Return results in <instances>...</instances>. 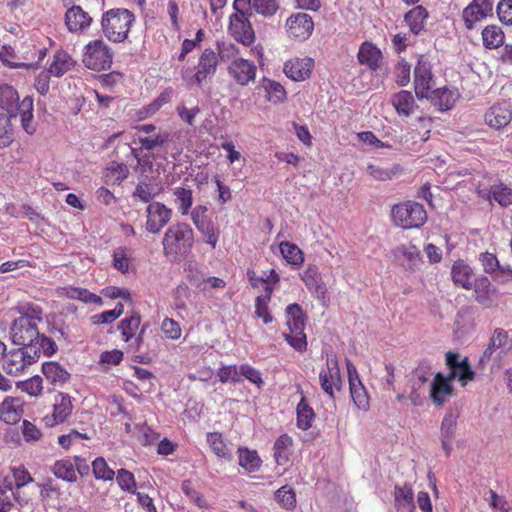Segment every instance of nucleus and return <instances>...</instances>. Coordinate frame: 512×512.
<instances>
[{
	"instance_id": "nucleus-41",
	"label": "nucleus",
	"mask_w": 512,
	"mask_h": 512,
	"mask_svg": "<svg viewBox=\"0 0 512 512\" xmlns=\"http://www.w3.org/2000/svg\"><path fill=\"white\" fill-rule=\"evenodd\" d=\"M246 276L253 289H257L260 285H263V293H265V289L269 286H271L272 291H274L279 281V276L274 270H270L268 274H264L263 276H257L256 272L253 270H247Z\"/></svg>"
},
{
	"instance_id": "nucleus-56",
	"label": "nucleus",
	"mask_w": 512,
	"mask_h": 512,
	"mask_svg": "<svg viewBox=\"0 0 512 512\" xmlns=\"http://www.w3.org/2000/svg\"><path fill=\"white\" fill-rule=\"evenodd\" d=\"M414 503V494L409 483L394 486V507Z\"/></svg>"
},
{
	"instance_id": "nucleus-35",
	"label": "nucleus",
	"mask_w": 512,
	"mask_h": 512,
	"mask_svg": "<svg viewBox=\"0 0 512 512\" xmlns=\"http://www.w3.org/2000/svg\"><path fill=\"white\" fill-rule=\"evenodd\" d=\"M451 277L455 285L460 286L465 290H470L472 288V270L463 260H457L454 262L451 268Z\"/></svg>"
},
{
	"instance_id": "nucleus-21",
	"label": "nucleus",
	"mask_w": 512,
	"mask_h": 512,
	"mask_svg": "<svg viewBox=\"0 0 512 512\" xmlns=\"http://www.w3.org/2000/svg\"><path fill=\"white\" fill-rule=\"evenodd\" d=\"M458 415L452 410H447L440 424L439 439L446 457H450L452 445L456 435Z\"/></svg>"
},
{
	"instance_id": "nucleus-51",
	"label": "nucleus",
	"mask_w": 512,
	"mask_h": 512,
	"mask_svg": "<svg viewBox=\"0 0 512 512\" xmlns=\"http://www.w3.org/2000/svg\"><path fill=\"white\" fill-rule=\"evenodd\" d=\"M140 316L137 313L132 314L130 317L124 318L120 321L118 329L121 332L122 339L128 342L133 338L140 325Z\"/></svg>"
},
{
	"instance_id": "nucleus-1",
	"label": "nucleus",
	"mask_w": 512,
	"mask_h": 512,
	"mask_svg": "<svg viewBox=\"0 0 512 512\" xmlns=\"http://www.w3.org/2000/svg\"><path fill=\"white\" fill-rule=\"evenodd\" d=\"M20 316L11 324L10 339L13 344L19 347H25L32 351H37L47 357L53 356L58 346L56 342L41 334L38 324L43 321V310L40 306L26 304L18 307Z\"/></svg>"
},
{
	"instance_id": "nucleus-3",
	"label": "nucleus",
	"mask_w": 512,
	"mask_h": 512,
	"mask_svg": "<svg viewBox=\"0 0 512 512\" xmlns=\"http://www.w3.org/2000/svg\"><path fill=\"white\" fill-rule=\"evenodd\" d=\"M135 22L134 14L123 8H112L102 14L100 26L103 36L112 43H122Z\"/></svg>"
},
{
	"instance_id": "nucleus-12",
	"label": "nucleus",
	"mask_w": 512,
	"mask_h": 512,
	"mask_svg": "<svg viewBox=\"0 0 512 512\" xmlns=\"http://www.w3.org/2000/svg\"><path fill=\"white\" fill-rule=\"evenodd\" d=\"M219 64L217 53L206 48L199 57L196 72L188 79V85L202 86L203 82L215 75Z\"/></svg>"
},
{
	"instance_id": "nucleus-18",
	"label": "nucleus",
	"mask_w": 512,
	"mask_h": 512,
	"mask_svg": "<svg viewBox=\"0 0 512 512\" xmlns=\"http://www.w3.org/2000/svg\"><path fill=\"white\" fill-rule=\"evenodd\" d=\"M452 380L441 372H437L430 385L429 397L436 406H443L446 401L454 396Z\"/></svg>"
},
{
	"instance_id": "nucleus-53",
	"label": "nucleus",
	"mask_w": 512,
	"mask_h": 512,
	"mask_svg": "<svg viewBox=\"0 0 512 512\" xmlns=\"http://www.w3.org/2000/svg\"><path fill=\"white\" fill-rule=\"evenodd\" d=\"M511 340L508 333L503 329H496L490 340V344L485 353L492 354V351L500 349L505 352L511 348Z\"/></svg>"
},
{
	"instance_id": "nucleus-14",
	"label": "nucleus",
	"mask_w": 512,
	"mask_h": 512,
	"mask_svg": "<svg viewBox=\"0 0 512 512\" xmlns=\"http://www.w3.org/2000/svg\"><path fill=\"white\" fill-rule=\"evenodd\" d=\"M173 211L165 204L153 201L146 207L145 228L152 234L159 233L171 220Z\"/></svg>"
},
{
	"instance_id": "nucleus-9",
	"label": "nucleus",
	"mask_w": 512,
	"mask_h": 512,
	"mask_svg": "<svg viewBox=\"0 0 512 512\" xmlns=\"http://www.w3.org/2000/svg\"><path fill=\"white\" fill-rule=\"evenodd\" d=\"M41 354L25 347L13 348L4 354L2 368L8 375L20 376L40 359Z\"/></svg>"
},
{
	"instance_id": "nucleus-23",
	"label": "nucleus",
	"mask_w": 512,
	"mask_h": 512,
	"mask_svg": "<svg viewBox=\"0 0 512 512\" xmlns=\"http://www.w3.org/2000/svg\"><path fill=\"white\" fill-rule=\"evenodd\" d=\"M92 23L90 15L78 5L70 7L65 14V24L72 33L86 31Z\"/></svg>"
},
{
	"instance_id": "nucleus-20",
	"label": "nucleus",
	"mask_w": 512,
	"mask_h": 512,
	"mask_svg": "<svg viewBox=\"0 0 512 512\" xmlns=\"http://www.w3.org/2000/svg\"><path fill=\"white\" fill-rule=\"evenodd\" d=\"M313 68L314 60L311 57H294L284 63L283 72L294 81H303L310 77Z\"/></svg>"
},
{
	"instance_id": "nucleus-60",
	"label": "nucleus",
	"mask_w": 512,
	"mask_h": 512,
	"mask_svg": "<svg viewBox=\"0 0 512 512\" xmlns=\"http://www.w3.org/2000/svg\"><path fill=\"white\" fill-rule=\"evenodd\" d=\"M134 376L139 380L140 391L149 393L154 390V374L142 367H134Z\"/></svg>"
},
{
	"instance_id": "nucleus-52",
	"label": "nucleus",
	"mask_w": 512,
	"mask_h": 512,
	"mask_svg": "<svg viewBox=\"0 0 512 512\" xmlns=\"http://www.w3.org/2000/svg\"><path fill=\"white\" fill-rule=\"evenodd\" d=\"M280 3L279 0H253L252 1V10L264 17L270 18L273 17L279 10Z\"/></svg>"
},
{
	"instance_id": "nucleus-43",
	"label": "nucleus",
	"mask_w": 512,
	"mask_h": 512,
	"mask_svg": "<svg viewBox=\"0 0 512 512\" xmlns=\"http://www.w3.org/2000/svg\"><path fill=\"white\" fill-rule=\"evenodd\" d=\"M64 295L72 300L81 301L84 304L102 305L101 297L89 292L87 289L78 287H66L63 289Z\"/></svg>"
},
{
	"instance_id": "nucleus-47",
	"label": "nucleus",
	"mask_w": 512,
	"mask_h": 512,
	"mask_svg": "<svg viewBox=\"0 0 512 512\" xmlns=\"http://www.w3.org/2000/svg\"><path fill=\"white\" fill-rule=\"evenodd\" d=\"M349 386L354 404L361 410H369L370 398L361 380H358V382H352Z\"/></svg>"
},
{
	"instance_id": "nucleus-37",
	"label": "nucleus",
	"mask_w": 512,
	"mask_h": 512,
	"mask_svg": "<svg viewBox=\"0 0 512 512\" xmlns=\"http://www.w3.org/2000/svg\"><path fill=\"white\" fill-rule=\"evenodd\" d=\"M238 465L245 472L254 473L260 469L262 460L260 459L257 451L250 450L246 447H240L238 449Z\"/></svg>"
},
{
	"instance_id": "nucleus-49",
	"label": "nucleus",
	"mask_w": 512,
	"mask_h": 512,
	"mask_svg": "<svg viewBox=\"0 0 512 512\" xmlns=\"http://www.w3.org/2000/svg\"><path fill=\"white\" fill-rule=\"evenodd\" d=\"M217 56L219 61L233 63L236 59H241L239 56L241 50L239 46L233 42L222 41L217 43Z\"/></svg>"
},
{
	"instance_id": "nucleus-38",
	"label": "nucleus",
	"mask_w": 512,
	"mask_h": 512,
	"mask_svg": "<svg viewBox=\"0 0 512 512\" xmlns=\"http://www.w3.org/2000/svg\"><path fill=\"white\" fill-rule=\"evenodd\" d=\"M481 35L483 46L489 50L497 49L505 42V34L502 28L495 24L487 25L482 30Z\"/></svg>"
},
{
	"instance_id": "nucleus-17",
	"label": "nucleus",
	"mask_w": 512,
	"mask_h": 512,
	"mask_svg": "<svg viewBox=\"0 0 512 512\" xmlns=\"http://www.w3.org/2000/svg\"><path fill=\"white\" fill-rule=\"evenodd\" d=\"M319 380L323 391L334 398V390H339L342 384L340 368L336 357L327 358L326 368L320 371Z\"/></svg>"
},
{
	"instance_id": "nucleus-64",
	"label": "nucleus",
	"mask_w": 512,
	"mask_h": 512,
	"mask_svg": "<svg viewBox=\"0 0 512 512\" xmlns=\"http://www.w3.org/2000/svg\"><path fill=\"white\" fill-rule=\"evenodd\" d=\"M92 471L94 477L98 480L110 481L115 476L114 471L109 468L105 460L101 457L96 458L92 462Z\"/></svg>"
},
{
	"instance_id": "nucleus-16",
	"label": "nucleus",
	"mask_w": 512,
	"mask_h": 512,
	"mask_svg": "<svg viewBox=\"0 0 512 512\" xmlns=\"http://www.w3.org/2000/svg\"><path fill=\"white\" fill-rule=\"evenodd\" d=\"M485 124L493 130L501 131L512 121L511 106L507 102H497L484 114Z\"/></svg>"
},
{
	"instance_id": "nucleus-34",
	"label": "nucleus",
	"mask_w": 512,
	"mask_h": 512,
	"mask_svg": "<svg viewBox=\"0 0 512 512\" xmlns=\"http://www.w3.org/2000/svg\"><path fill=\"white\" fill-rule=\"evenodd\" d=\"M315 419V412L309 405L306 396L301 392V399L296 407V424L297 428L302 431L312 427V423Z\"/></svg>"
},
{
	"instance_id": "nucleus-31",
	"label": "nucleus",
	"mask_w": 512,
	"mask_h": 512,
	"mask_svg": "<svg viewBox=\"0 0 512 512\" xmlns=\"http://www.w3.org/2000/svg\"><path fill=\"white\" fill-rule=\"evenodd\" d=\"M427 18L428 12L421 5L414 6L404 14V22L413 35H419L423 31Z\"/></svg>"
},
{
	"instance_id": "nucleus-42",
	"label": "nucleus",
	"mask_w": 512,
	"mask_h": 512,
	"mask_svg": "<svg viewBox=\"0 0 512 512\" xmlns=\"http://www.w3.org/2000/svg\"><path fill=\"white\" fill-rule=\"evenodd\" d=\"M51 470L58 479H62L70 483L77 482L75 464L71 458L56 461Z\"/></svg>"
},
{
	"instance_id": "nucleus-28",
	"label": "nucleus",
	"mask_w": 512,
	"mask_h": 512,
	"mask_svg": "<svg viewBox=\"0 0 512 512\" xmlns=\"http://www.w3.org/2000/svg\"><path fill=\"white\" fill-rule=\"evenodd\" d=\"M293 438L289 434H280L273 445V458L278 466L286 465L293 453Z\"/></svg>"
},
{
	"instance_id": "nucleus-4",
	"label": "nucleus",
	"mask_w": 512,
	"mask_h": 512,
	"mask_svg": "<svg viewBox=\"0 0 512 512\" xmlns=\"http://www.w3.org/2000/svg\"><path fill=\"white\" fill-rule=\"evenodd\" d=\"M0 97L7 98L10 102L5 103V111L8 109L12 112L9 114L11 117H20L23 129L30 135L35 132V126L33 125L34 119V100L31 96H25L19 102V96L17 90L11 85L0 86Z\"/></svg>"
},
{
	"instance_id": "nucleus-48",
	"label": "nucleus",
	"mask_w": 512,
	"mask_h": 512,
	"mask_svg": "<svg viewBox=\"0 0 512 512\" xmlns=\"http://www.w3.org/2000/svg\"><path fill=\"white\" fill-rule=\"evenodd\" d=\"M9 113H12L9 108L5 112L4 106H0V149L10 146L13 141Z\"/></svg>"
},
{
	"instance_id": "nucleus-24",
	"label": "nucleus",
	"mask_w": 512,
	"mask_h": 512,
	"mask_svg": "<svg viewBox=\"0 0 512 512\" xmlns=\"http://www.w3.org/2000/svg\"><path fill=\"white\" fill-rule=\"evenodd\" d=\"M24 414V401L20 397L7 396L0 404V419L7 424H16Z\"/></svg>"
},
{
	"instance_id": "nucleus-27",
	"label": "nucleus",
	"mask_w": 512,
	"mask_h": 512,
	"mask_svg": "<svg viewBox=\"0 0 512 512\" xmlns=\"http://www.w3.org/2000/svg\"><path fill=\"white\" fill-rule=\"evenodd\" d=\"M390 102H392V107L400 117H410L417 109L415 99L408 90H400L392 94Z\"/></svg>"
},
{
	"instance_id": "nucleus-61",
	"label": "nucleus",
	"mask_w": 512,
	"mask_h": 512,
	"mask_svg": "<svg viewBox=\"0 0 512 512\" xmlns=\"http://www.w3.org/2000/svg\"><path fill=\"white\" fill-rule=\"evenodd\" d=\"M181 490L183 494L199 508L208 507V503L204 496L193 487V484L190 480L183 481Z\"/></svg>"
},
{
	"instance_id": "nucleus-22",
	"label": "nucleus",
	"mask_w": 512,
	"mask_h": 512,
	"mask_svg": "<svg viewBox=\"0 0 512 512\" xmlns=\"http://www.w3.org/2000/svg\"><path fill=\"white\" fill-rule=\"evenodd\" d=\"M228 75L238 84L245 86L256 76V66L253 61L245 58L236 59L228 65Z\"/></svg>"
},
{
	"instance_id": "nucleus-6",
	"label": "nucleus",
	"mask_w": 512,
	"mask_h": 512,
	"mask_svg": "<svg viewBox=\"0 0 512 512\" xmlns=\"http://www.w3.org/2000/svg\"><path fill=\"white\" fill-rule=\"evenodd\" d=\"M427 220L423 205L415 201H404L392 206L394 225L404 229L419 228Z\"/></svg>"
},
{
	"instance_id": "nucleus-8",
	"label": "nucleus",
	"mask_w": 512,
	"mask_h": 512,
	"mask_svg": "<svg viewBox=\"0 0 512 512\" xmlns=\"http://www.w3.org/2000/svg\"><path fill=\"white\" fill-rule=\"evenodd\" d=\"M286 316L289 332L283 334L285 340L296 351H305L307 348V340L304 333L305 321L301 307L298 304L287 306Z\"/></svg>"
},
{
	"instance_id": "nucleus-50",
	"label": "nucleus",
	"mask_w": 512,
	"mask_h": 512,
	"mask_svg": "<svg viewBox=\"0 0 512 512\" xmlns=\"http://www.w3.org/2000/svg\"><path fill=\"white\" fill-rule=\"evenodd\" d=\"M490 197L500 206L507 207L512 205V188L504 183L494 184L490 188Z\"/></svg>"
},
{
	"instance_id": "nucleus-11",
	"label": "nucleus",
	"mask_w": 512,
	"mask_h": 512,
	"mask_svg": "<svg viewBox=\"0 0 512 512\" xmlns=\"http://www.w3.org/2000/svg\"><path fill=\"white\" fill-rule=\"evenodd\" d=\"M73 413V398L69 393L59 392L55 396L52 411L43 417L46 427H56V425L66 423Z\"/></svg>"
},
{
	"instance_id": "nucleus-58",
	"label": "nucleus",
	"mask_w": 512,
	"mask_h": 512,
	"mask_svg": "<svg viewBox=\"0 0 512 512\" xmlns=\"http://www.w3.org/2000/svg\"><path fill=\"white\" fill-rule=\"evenodd\" d=\"M124 311V306L122 303H118L114 309L109 311H104L100 314H96L91 317L92 324L101 325V324H111L116 319H118Z\"/></svg>"
},
{
	"instance_id": "nucleus-40",
	"label": "nucleus",
	"mask_w": 512,
	"mask_h": 512,
	"mask_svg": "<svg viewBox=\"0 0 512 512\" xmlns=\"http://www.w3.org/2000/svg\"><path fill=\"white\" fill-rule=\"evenodd\" d=\"M272 293V287L269 286L265 289V293L257 296L255 299L254 314L257 318L262 319L263 324H269L273 321V317L271 316L268 308Z\"/></svg>"
},
{
	"instance_id": "nucleus-39",
	"label": "nucleus",
	"mask_w": 512,
	"mask_h": 512,
	"mask_svg": "<svg viewBox=\"0 0 512 512\" xmlns=\"http://www.w3.org/2000/svg\"><path fill=\"white\" fill-rule=\"evenodd\" d=\"M207 443L218 458L231 461V450L221 432H208Z\"/></svg>"
},
{
	"instance_id": "nucleus-15",
	"label": "nucleus",
	"mask_w": 512,
	"mask_h": 512,
	"mask_svg": "<svg viewBox=\"0 0 512 512\" xmlns=\"http://www.w3.org/2000/svg\"><path fill=\"white\" fill-rule=\"evenodd\" d=\"M445 364L449 369L447 376L453 381L457 379L462 386H466L475 377V372L471 369L468 358L460 359V355L455 352L445 354Z\"/></svg>"
},
{
	"instance_id": "nucleus-10",
	"label": "nucleus",
	"mask_w": 512,
	"mask_h": 512,
	"mask_svg": "<svg viewBox=\"0 0 512 512\" xmlns=\"http://www.w3.org/2000/svg\"><path fill=\"white\" fill-rule=\"evenodd\" d=\"M284 29L289 39L302 42L312 35L314 21L307 13H292L286 19Z\"/></svg>"
},
{
	"instance_id": "nucleus-54",
	"label": "nucleus",
	"mask_w": 512,
	"mask_h": 512,
	"mask_svg": "<svg viewBox=\"0 0 512 512\" xmlns=\"http://www.w3.org/2000/svg\"><path fill=\"white\" fill-rule=\"evenodd\" d=\"M16 386L21 391L34 397L40 396L44 389L43 378L39 375L32 376L23 381H19L16 383Z\"/></svg>"
},
{
	"instance_id": "nucleus-57",
	"label": "nucleus",
	"mask_w": 512,
	"mask_h": 512,
	"mask_svg": "<svg viewBox=\"0 0 512 512\" xmlns=\"http://www.w3.org/2000/svg\"><path fill=\"white\" fill-rule=\"evenodd\" d=\"M396 251L406 259L408 269L414 271V269L419 267V264L421 263V255L415 246H406L402 244L396 248Z\"/></svg>"
},
{
	"instance_id": "nucleus-33",
	"label": "nucleus",
	"mask_w": 512,
	"mask_h": 512,
	"mask_svg": "<svg viewBox=\"0 0 512 512\" xmlns=\"http://www.w3.org/2000/svg\"><path fill=\"white\" fill-rule=\"evenodd\" d=\"M259 87L265 92L266 99L274 104L281 103L287 98L284 86L276 80L263 77L260 80Z\"/></svg>"
},
{
	"instance_id": "nucleus-45",
	"label": "nucleus",
	"mask_w": 512,
	"mask_h": 512,
	"mask_svg": "<svg viewBox=\"0 0 512 512\" xmlns=\"http://www.w3.org/2000/svg\"><path fill=\"white\" fill-rule=\"evenodd\" d=\"M128 167L123 163H111L104 172V180L107 185H120L128 176Z\"/></svg>"
},
{
	"instance_id": "nucleus-46",
	"label": "nucleus",
	"mask_w": 512,
	"mask_h": 512,
	"mask_svg": "<svg viewBox=\"0 0 512 512\" xmlns=\"http://www.w3.org/2000/svg\"><path fill=\"white\" fill-rule=\"evenodd\" d=\"M173 195L178 211L182 215H187L192 209L193 191L186 187H176L173 190Z\"/></svg>"
},
{
	"instance_id": "nucleus-59",
	"label": "nucleus",
	"mask_w": 512,
	"mask_h": 512,
	"mask_svg": "<svg viewBox=\"0 0 512 512\" xmlns=\"http://www.w3.org/2000/svg\"><path fill=\"white\" fill-rule=\"evenodd\" d=\"M112 266L120 273H126L130 267V256L127 248L117 247L113 251Z\"/></svg>"
},
{
	"instance_id": "nucleus-2",
	"label": "nucleus",
	"mask_w": 512,
	"mask_h": 512,
	"mask_svg": "<svg viewBox=\"0 0 512 512\" xmlns=\"http://www.w3.org/2000/svg\"><path fill=\"white\" fill-rule=\"evenodd\" d=\"M195 233L187 222L177 221L171 224L162 238L163 254L172 262L187 256L194 245Z\"/></svg>"
},
{
	"instance_id": "nucleus-30",
	"label": "nucleus",
	"mask_w": 512,
	"mask_h": 512,
	"mask_svg": "<svg viewBox=\"0 0 512 512\" xmlns=\"http://www.w3.org/2000/svg\"><path fill=\"white\" fill-rule=\"evenodd\" d=\"M42 372L46 379L55 386H63L71 378L69 371L56 361L45 362L42 365Z\"/></svg>"
},
{
	"instance_id": "nucleus-55",
	"label": "nucleus",
	"mask_w": 512,
	"mask_h": 512,
	"mask_svg": "<svg viewBox=\"0 0 512 512\" xmlns=\"http://www.w3.org/2000/svg\"><path fill=\"white\" fill-rule=\"evenodd\" d=\"M277 502L286 510H293L296 507V493L288 485L280 487L275 492Z\"/></svg>"
},
{
	"instance_id": "nucleus-19",
	"label": "nucleus",
	"mask_w": 512,
	"mask_h": 512,
	"mask_svg": "<svg viewBox=\"0 0 512 512\" xmlns=\"http://www.w3.org/2000/svg\"><path fill=\"white\" fill-rule=\"evenodd\" d=\"M493 11V0H473L462 11V19L466 29L472 30L475 24L487 16L491 15Z\"/></svg>"
},
{
	"instance_id": "nucleus-62",
	"label": "nucleus",
	"mask_w": 512,
	"mask_h": 512,
	"mask_svg": "<svg viewBox=\"0 0 512 512\" xmlns=\"http://www.w3.org/2000/svg\"><path fill=\"white\" fill-rule=\"evenodd\" d=\"M170 135L168 133H158L151 136L139 137V143L141 144V148L147 151L154 150L158 147L164 146L169 142Z\"/></svg>"
},
{
	"instance_id": "nucleus-63",
	"label": "nucleus",
	"mask_w": 512,
	"mask_h": 512,
	"mask_svg": "<svg viewBox=\"0 0 512 512\" xmlns=\"http://www.w3.org/2000/svg\"><path fill=\"white\" fill-rule=\"evenodd\" d=\"M116 481L123 491L136 494L137 486L133 473L125 469H119L116 474Z\"/></svg>"
},
{
	"instance_id": "nucleus-25",
	"label": "nucleus",
	"mask_w": 512,
	"mask_h": 512,
	"mask_svg": "<svg viewBox=\"0 0 512 512\" xmlns=\"http://www.w3.org/2000/svg\"><path fill=\"white\" fill-rule=\"evenodd\" d=\"M458 97L459 93L456 89L442 87L432 89L428 97L425 98L429 99L438 111H449V109H452Z\"/></svg>"
},
{
	"instance_id": "nucleus-44",
	"label": "nucleus",
	"mask_w": 512,
	"mask_h": 512,
	"mask_svg": "<svg viewBox=\"0 0 512 512\" xmlns=\"http://www.w3.org/2000/svg\"><path fill=\"white\" fill-rule=\"evenodd\" d=\"M279 249L285 260L293 267H301L304 262L303 251L294 243L283 241L279 244Z\"/></svg>"
},
{
	"instance_id": "nucleus-13",
	"label": "nucleus",
	"mask_w": 512,
	"mask_h": 512,
	"mask_svg": "<svg viewBox=\"0 0 512 512\" xmlns=\"http://www.w3.org/2000/svg\"><path fill=\"white\" fill-rule=\"evenodd\" d=\"M414 91L419 99L428 97L429 92L433 89L434 76L431 70L430 62L421 55L414 67Z\"/></svg>"
},
{
	"instance_id": "nucleus-5",
	"label": "nucleus",
	"mask_w": 512,
	"mask_h": 512,
	"mask_svg": "<svg viewBox=\"0 0 512 512\" xmlns=\"http://www.w3.org/2000/svg\"><path fill=\"white\" fill-rule=\"evenodd\" d=\"M112 60L113 51L101 38L88 41L82 49V64L89 70L99 72L108 69Z\"/></svg>"
},
{
	"instance_id": "nucleus-29",
	"label": "nucleus",
	"mask_w": 512,
	"mask_h": 512,
	"mask_svg": "<svg viewBox=\"0 0 512 512\" xmlns=\"http://www.w3.org/2000/svg\"><path fill=\"white\" fill-rule=\"evenodd\" d=\"M383 54L381 50L372 42H363L358 52V61L362 65L368 66L372 70L380 67Z\"/></svg>"
},
{
	"instance_id": "nucleus-36",
	"label": "nucleus",
	"mask_w": 512,
	"mask_h": 512,
	"mask_svg": "<svg viewBox=\"0 0 512 512\" xmlns=\"http://www.w3.org/2000/svg\"><path fill=\"white\" fill-rule=\"evenodd\" d=\"M75 66V61L67 51L59 50L54 56L48 71L56 76L61 77Z\"/></svg>"
},
{
	"instance_id": "nucleus-32",
	"label": "nucleus",
	"mask_w": 512,
	"mask_h": 512,
	"mask_svg": "<svg viewBox=\"0 0 512 512\" xmlns=\"http://www.w3.org/2000/svg\"><path fill=\"white\" fill-rule=\"evenodd\" d=\"M300 279L310 293H318L325 289L321 272L314 263L307 264V267L300 274Z\"/></svg>"
},
{
	"instance_id": "nucleus-7",
	"label": "nucleus",
	"mask_w": 512,
	"mask_h": 512,
	"mask_svg": "<svg viewBox=\"0 0 512 512\" xmlns=\"http://www.w3.org/2000/svg\"><path fill=\"white\" fill-rule=\"evenodd\" d=\"M251 15L250 9H246V11L232 12L228 16V36L244 47L252 46L256 40L255 31L250 22Z\"/></svg>"
},
{
	"instance_id": "nucleus-26",
	"label": "nucleus",
	"mask_w": 512,
	"mask_h": 512,
	"mask_svg": "<svg viewBox=\"0 0 512 512\" xmlns=\"http://www.w3.org/2000/svg\"><path fill=\"white\" fill-rule=\"evenodd\" d=\"M473 287L476 302L484 307H491L496 298L497 291L492 287L489 278L487 276H480L474 281Z\"/></svg>"
}]
</instances>
